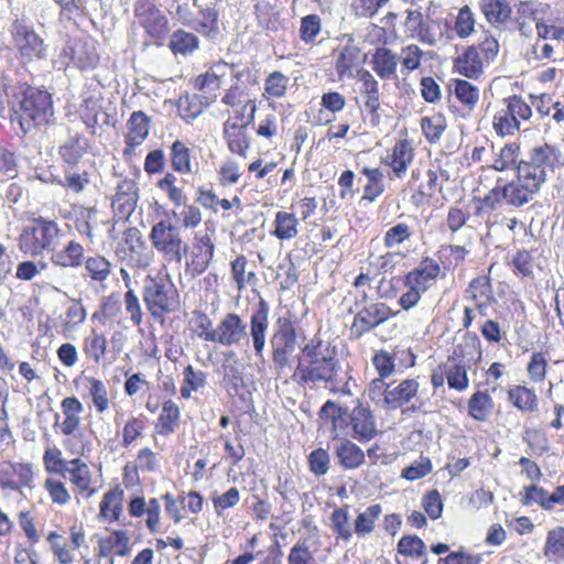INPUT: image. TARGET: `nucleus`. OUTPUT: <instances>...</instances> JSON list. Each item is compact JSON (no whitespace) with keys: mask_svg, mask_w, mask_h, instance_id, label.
<instances>
[{"mask_svg":"<svg viewBox=\"0 0 564 564\" xmlns=\"http://www.w3.org/2000/svg\"><path fill=\"white\" fill-rule=\"evenodd\" d=\"M340 365L337 349L330 343L321 339L312 340L302 349V357L294 371L293 379L300 383L326 382L336 384L339 378Z\"/></svg>","mask_w":564,"mask_h":564,"instance_id":"f257e3e1","label":"nucleus"},{"mask_svg":"<svg viewBox=\"0 0 564 564\" xmlns=\"http://www.w3.org/2000/svg\"><path fill=\"white\" fill-rule=\"evenodd\" d=\"M11 109L23 132L34 127L45 126L54 118L51 95L35 87H26L12 96Z\"/></svg>","mask_w":564,"mask_h":564,"instance_id":"f03ea898","label":"nucleus"},{"mask_svg":"<svg viewBox=\"0 0 564 564\" xmlns=\"http://www.w3.org/2000/svg\"><path fill=\"white\" fill-rule=\"evenodd\" d=\"M143 302L155 321L180 308V296L174 284L164 278L147 276L142 290Z\"/></svg>","mask_w":564,"mask_h":564,"instance_id":"7ed1b4c3","label":"nucleus"},{"mask_svg":"<svg viewBox=\"0 0 564 564\" xmlns=\"http://www.w3.org/2000/svg\"><path fill=\"white\" fill-rule=\"evenodd\" d=\"M59 228L54 220L43 217L32 218L18 238L21 252L39 256L44 250H54L58 243Z\"/></svg>","mask_w":564,"mask_h":564,"instance_id":"20e7f679","label":"nucleus"},{"mask_svg":"<svg viewBox=\"0 0 564 564\" xmlns=\"http://www.w3.org/2000/svg\"><path fill=\"white\" fill-rule=\"evenodd\" d=\"M561 165L563 162L560 149L544 143L532 148L525 158L520 159L517 171L525 175L532 183L542 186L546 181V170L554 171Z\"/></svg>","mask_w":564,"mask_h":564,"instance_id":"39448f33","label":"nucleus"},{"mask_svg":"<svg viewBox=\"0 0 564 564\" xmlns=\"http://www.w3.org/2000/svg\"><path fill=\"white\" fill-rule=\"evenodd\" d=\"M149 238L153 248L167 262L181 263L189 249L188 245L182 239L181 228L166 219H162L152 226Z\"/></svg>","mask_w":564,"mask_h":564,"instance_id":"423d86ee","label":"nucleus"},{"mask_svg":"<svg viewBox=\"0 0 564 564\" xmlns=\"http://www.w3.org/2000/svg\"><path fill=\"white\" fill-rule=\"evenodd\" d=\"M299 334L294 323L289 317H279L274 333L270 339L272 367L280 377L290 364V356L297 346Z\"/></svg>","mask_w":564,"mask_h":564,"instance_id":"0eeeda50","label":"nucleus"},{"mask_svg":"<svg viewBox=\"0 0 564 564\" xmlns=\"http://www.w3.org/2000/svg\"><path fill=\"white\" fill-rule=\"evenodd\" d=\"M503 107L494 117V128L499 135L513 134L520 129V119L528 120L531 107L519 96L513 95L502 100Z\"/></svg>","mask_w":564,"mask_h":564,"instance_id":"6e6552de","label":"nucleus"},{"mask_svg":"<svg viewBox=\"0 0 564 564\" xmlns=\"http://www.w3.org/2000/svg\"><path fill=\"white\" fill-rule=\"evenodd\" d=\"M11 33L14 44L23 58L31 61L45 57L46 45L43 39L35 33L31 26L17 20L12 24Z\"/></svg>","mask_w":564,"mask_h":564,"instance_id":"1a4fd4ad","label":"nucleus"},{"mask_svg":"<svg viewBox=\"0 0 564 564\" xmlns=\"http://www.w3.org/2000/svg\"><path fill=\"white\" fill-rule=\"evenodd\" d=\"M372 364L378 372V378L371 380L367 389V397L373 405L383 411H388V351L381 349L372 358Z\"/></svg>","mask_w":564,"mask_h":564,"instance_id":"9d476101","label":"nucleus"},{"mask_svg":"<svg viewBox=\"0 0 564 564\" xmlns=\"http://www.w3.org/2000/svg\"><path fill=\"white\" fill-rule=\"evenodd\" d=\"M270 307L267 301L260 299L258 304L252 307L250 315V339L256 357L264 362V348L267 333L269 328Z\"/></svg>","mask_w":564,"mask_h":564,"instance_id":"9b49d317","label":"nucleus"},{"mask_svg":"<svg viewBox=\"0 0 564 564\" xmlns=\"http://www.w3.org/2000/svg\"><path fill=\"white\" fill-rule=\"evenodd\" d=\"M246 337L247 324L236 313L225 314L216 327V333L210 336L212 343L223 346L238 345Z\"/></svg>","mask_w":564,"mask_h":564,"instance_id":"f8f14e48","label":"nucleus"},{"mask_svg":"<svg viewBox=\"0 0 564 564\" xmlns=\"http://www.w3.org/2000/svg\"><path fill=\"white\" fill-rule=\"evenodd\" d=\"M251 105V113L248 115L247 121L239 123L228 119L224 123V137L227 141V145L232 153L246 158L247 151L249 150L250 142L247 135V127L253 122L254 113L257 110L256 104Z\"/></svg>","mask_w":564,"mask_h":564,"instance_id":"ddd939ff","label":"nucleus"},{"mask_svg":"<svg viewBox=\"0 0 564 564\" xmlns=\"http://www.w3.org/2000/svg\"><path fill=\"white\" fill-rule=\"evenodd\" d=\"M134 15L152 36H160L167 30L169 21L154 0H137L134 2Z\"/></svg>","mask_w":564,"mask_h":564,"instance_id":"4468645a","label":"nucleus"},{"mask_svg":"<svg viewBox=\"0 0 564 564\" xmlns=\"http://www.w3.org/2000/svg\"><path fill=\"white\" fill-rule=\"evenodd\" d=\"M501 187L505 202L513 207H521L529 203L541 188L540 185L532 183L525 175L518 172L514 180Z\"/></svg>","mask_w":564,"mask_h":564,"instance_id":"2eb2a0df","label":"nucleus"},{"mask_svg":"<svg viewBox=\"0 0 564 564\" xmlns=\"http://www.w3.org/2000/svg\"><path fill=\"white\" fill-rule=\"evenodd\" d=\"M215 245L209 235L196 234L193 242L191 261L186 263L193 275L203 274L213 262Z\"/></svg>","mask_w":564,"mask_h":564,"instance_id":"dca6fc26","label":"nucleus"},{"mask_svg":"<svg viewBox=\"0 0 564 564\" xmlns=\"http://www.w3.org/2000/svg\"><path fill=\"white\" fill-rule=\"evenodd\" d=\"M388 319V306L384 303H375L359 312L351 325V334L357 337Z\"/></svg>","mask_w":564,"mask_h":564,"instance_id":"f3484780","label":"nucleus"},{"mask_svg":"<svg viewBox=\"0 0 564 564\" xmlns=\"http://www.w3.org/2000/svg\"><path fill=\"white\" fill-rule=\"evenodd\" d=\"M61 408L65 419L59 423V414L56 413L54 425L59 427L63 435L70 436L80 425L79 414L84 406L76 397H67L62 400Z\"/></svg>","mask_w":564,"mask_h":564,"instance_id":"a211bd4d","label":"nucleus"},{"mask_svg":"<svg viewBox=\"0 0 564 564\" xmlns=\"http://www.w3.org/2000/svg\"><path fill=\"white\" fill-rule=\"evenodd\" d=\"M347 420L350 421L354 436L359 440H369L377 433L373 415L369 408L364 406L359 401L349 413Z\"/></svg>","mask_w":564,"mask_h":564,"instance_id":"6ab92c4d","label":"nucleus"},{"mask_svg":"<svg viewBox=\"0 0 564 564\" xmlns=\"http://www.w3.org/2000/svg\"><path fill=\"white\" fill-rule=\"evenodd\" d=\"M454 68L467 78H478L484 68V61L478 48L474 45L468 46L462 55L454 59Z\"/></svg>","mask_w":564,"mask_h":564,"instance_id":"aec40b11","label":"nucleus"},{"mask_svg":"<svg viewBox=\"0 0 564 564\" xmlns=\"http://www.w3.org/2000/svg\"><path fill=\"white\" fill-rule=\"evenodd\" d=\"M150 118L141 110L133 111L127 122L129 132L126 135L124 153L140 145L149 135Z\"/></svg>","mask_w":564,"mask_h":564,"instance_id":"412c9836","label":"nucleus"},{"mask_svg":"<svg viewBox=\"0 0 564 564\" xmlns=\"http://www.w3.org/2000/svg\"><path fill=\"white\" fill-rule=\"evenodd\" d=\"M197 15H195L194 31L206 36L214 39L219 34V13L215 8V3L210 2L209 6L197 9Z\"/></svg>","mask_w":564,"mask_h":564,"instance_id":"4be33fe9","label":"nucleus"},{"mask_svg":"<svg viewBox=\"0 0 564 564\" xmlns=\"http://www.w3.org/2000/svg\"><path fill=\"white\" fill-rule=\"evenodd\" d=\"M440 273V265L431 260L425 259L421 265L403 278L404 286H414L420 291H425L429 281L434 280Z\"/></svg>","mask_w":564,"mask_h":564,"instance_id":"5701e85b","label":"nucleus"},{"mask_svg":"<svg viewBox=\"0 0 564 564\" xmlns=\"http://www.w3.org/2000/svg\"><path fill=\"white\" fill-rule=\"evenodd\" d=\"M479 8L487 22L494 26L511 19L512 9L507 0H479Z\"/></svg>","mask_w":564,"mask_h":564,"instance_id":"b1692460","label":"nucleus"},{"mask_svg":"<svg viewBox=\"0 0 564 564\" xmlns=\"http://www.w3.org/2000/svg\"><path fill=\"white\" fill-rule=\"evenodd\" d=\"M426 554V545L422 539L416 535H405L398 543V554L395 562L398 564H409L408 557L412 560H423Z\"/></svg>","mask_w":564,"mask_h":564,"instance_id":"393cba45","label":"nucleus"},{"mask_svg":"<svg viewBox=\"0 0 564 564\" xmlns=\"http://www.w3.org/2000/svg\"><path fill=\"white\" fill-rule=\"evenodd\" d=\"M415 218L401 214L398 220L390 227V257L393 253L404 257L399 251L392 252L391 249L397 245H402L414 235Z\"/></svg>","mask_w":564,"mask_h":564,"instance_id":"a878e982","label":"nucleus"},{"mask_svg":"<svg viewBox=\"0 0 564 564\" xmlns=\"http://www.w3.org/2000/svg\"><path fill=\"white\" fill-rule=\"evenodd\" d=\"M65 474H69L70 481L82 494H85L86 498L91 497L96 492L95 489L90 488L89 467L79 458H74L69 462V466L65 470Z\"/></svg>","mask_w":564,"mask_h":564,"instance_id":"bb28decb","label":"nucleus"},{"mask_svg":"<svg viewBox=\"0 0 564 564\" xmlns=\"http://www.w3.org/2000/svg\"><path fill=\"white\" fill-rule=\"evenodd\" d=\"M447 31V20L434 17V12H431V9H429L424 20V28L421 31V40L430 45H435Z\"/></svg>","mask_w":564,"mask_h":564,"instance_id":"cd10ccee","label":"nucleus"},{"mask_svg":"<svg viewBox=\"0 0 564 564\" xmlns=\"http://www.w3.org/2000/svg\"><path fill=\"white\" fill-rule=\"evenodd\" d=\"M467 291L471 292L473 300H479L476 306L482 315L485 314L484 311L496 301L488 276H477L473 279Z\"/></svg>","mask_w":564,"mask_h":564,"instance_id":"c85d7f7f","label":"nucleus"},{"mask_svg":"<svg viewBox=\"0 0 564 564\" xmlns=\"http://www.w3.org/2000/svg\"><path fill=\"white\" fill-rule=\"evenodd\" d=\"M170 160L172 169L177 173L191 174L195 172L196 164L192 161L191 149L180 140L172 143Z\"/></svg>","mask_w":564,"mask_h":564,"instance_id":"c756f323","label":"nucleus"},{"mask_svg":"<svg viewBox=\"0 0 564 564\" xmlns=\"http://www.w3.org/2000/svg\"><path fill=\"white\" fill-rule=\"evenodd\" d=\"M509 401L518 410L532 413L538 410V395L534 389L525 386H514L508 391Z\"/></svg>","mask_w":564,"mask_h":564,"instance_id":"7c9ffc66","label":"nucleus"},{"mask_svg":"<svg viewBox=\"0 0 564 564\" xmlns=\"http://www.w3.org/2000/svg\"><path fill=\"white\" fill-rule=\"evenodd\" d=\"M169 47L175 55L186 56L199 47V39L192 32L177 29L170 37Z\"/></svg>","mask_w":564,"mask_h":564,"instance_id":"2f4dec72","label":"nucleus"},{"mask_svg":"<svg viewBox=\"0 0 564 564\" xmlns=\"http://www.w3.org/2000/svg\"><path fill=\"white\" fill-rule=\"evenodd\" d=\"M129 534L124 530H115L111 535L101 539L98 543L99 556H107L115 547H119L117 555L124 557L129 554Z\"/></svg>","mask_w":564,"mask_h":564,"instance_id":"473e14b6","label":"nucleus"},{"mask_svg":"<svg viewBox=\"0 0 564 564\" xmlns=\"http://www.w3.org/2000/svg\"><path fill=\"white\" fill-rule=\"evenodd\" d=\"M180 422V408L167 400L162 405L161 414L158 419L155 430L160 435H170L175 432Z\"/></svg>","mask_w":564,"mask_h":564,"instance_id":"72a5a7b5","label":"nucleus"},{"mask_svg":"<svg viewBox=\"0 0 564 564\" xmlns=\"http://www.w3.org/2000/svg\"><path fill=\"white\" fill-rule=\"evenodd\" d=\"M84 248L76 241H69L63 250L52 254V262L59 267H79L83 263Z\"/></svg>","mask_w":564,"mask_h":564,"instance_id":"f704fd0d","label":"nucleus"},{"mask_svg":"<svg viewBox=\"0 0 564 564\" xmlns=\"http://www.w3.org/2000/svg\"><path fill=\"white\" fill-rule=\"evenodd\" d=\"M227 67L226 63H217L212 66L210 70L203 75H199L195 79V87L205 94L216 98V93L219 90L221 80L220 77L224 75V68Z\"/></svg>","mask_w":564,"mask_h":564,"instance_id":"c9c22d12","label":"nucleus"},{"mask_svg":"<svg viewBox=\"0 0 564 564\" xmlns=\"http://www.w3.org/2000/svg\"><path fill=\"white\" fill-rule=\"evenodd\" d=\"M123 491L119 488L107 491L100 502L99 517L118 521L122 512Z\"/></svg>","mask_w":564,"mask_h":564,"instance_id":"e433bc0d","label":"nucleus"},{"mask_svg":"<svg viewBox=\"0 0 564 564\" xmlns=\"http://www.w3.org/2000/svg\"><path fill=\"white\" fill-rule=\"evenodd\" d=\"M390 156V170H392L398 177H402L408 170V165L413 160V149L410 142L406 140L399 141L394 145L393 153Z\"/></svg>","mask_w":564,"mask_h":564,"instance_id":"4c0bfd02","label":"nucleus"},{"mask_svg":"<svg viewBox=\"0 0 564 564\" xmlns=\"http://www.w3.org/2000/svg\"><path fill=\"white\" fill-rule=\"evenodd\" d=\"M88 148L87 140L80 134L70 135L63 145L59 147V155L68 164H76L86 153Z\"/></svg>","mask_w":564,"mask_h":564,"instance_id":"58836bf2","label":"nucleus"},{"mask_svg":"<svg viewBox=\"0 0 564 564\" xmlns=\"http://www.w3.org/2000/svg\"><path fill=\"white\" fill-rule=\"evenodd\" d=\"M492 410L494 400L487 392L477 391L468 401V414L476 421H486Z\"/></svg>","mask_w":564,"mask_h":564,"instance_id":"ea45409f","label":"nucleus"},{"mask_svg":"<svg viewBox=\"0 0 564 564\" xmlns=\"http://www.w3.org/2000/svg\"><path fill=\"white\" fill-rule=\"evenodd\" d=\"M225 358L226 360L223 364L224 382L228 389L238 392L239 387L243 384V376L240 370L239 360L236 352L232 350L226 352Z\"/></svg>","mask_w":564,"mask_h":564,"instance_id":"a19ab883","label":"nucleus"},{"mask_svg":"<svg viewBox=\"0 0 564 564\" xmlns=\"http://www.w3.org/2000/svg\"><path fill=\"white\" fill-rule=\"evenodd\" d=\"M137 204V186L131 180H124L117 186V192L112 205H118L120 209L130 213Z\"/></svg>","mask_w":564,"mask_h":564,"instance_id":"79ce46f5","label":"nucleus"},{"mask_svg":"<svg viewBox=\"0 0 564 564\" xmlns=\"http://www.w3.org/2000/svg\"><path fill=\"white\" fill-rule=\"evenodd\" d=\"M273 235L281 240H289L297 236L299 220L294 214L278 212L274 219Z\"/></svg>","mask_w":564,"mask_h":564,"instance_id":"37998d69","label":"nucleus"},{"mask_svg":"<svg viewBox=\"0 0 564 564\" xmlns=\"http://www.w3.org/2000/svg\"><path fill=\"white\" fill-rule=\"evenodd\" d=\"M336 454L345 468H356L364 463V452L349 441L341 442L336 449Z\"/></svg>","mask_w":564,"mask_h":564,"instance_id":"c03bdc74","label":"nucleus"},{"mask_svg":"<svg viewBox=\"0 0 564 564\" xmlns=\"http://www.w3.org/2000/svg\"><path fill=\"white\" fill-rule=\"evenodd\" d=\"M520 145L518 143H508L499 152L497 159L492 163L496 171L517 170L519 160Z\"/></svg>","mask_w":564,"mask_h":564,"instance_id":"a18cd8bd","label":"nucleus"},{"mask_svg":"<svg viewBox=\"0 0 564 564\" xmlns=\"http://www.w3.org/2000/svg\"><path fill=\"white\" fill-rule=\"evenodd\" d=\"M87 275L96 282H104L111 272V263L102 256L88 257L85 261Z\"/></svg>","mask_w":564,"mask_h":564,"instance_id":"49530a36","label":"nucleus"},{"mask_svg":"<svg viewBox=\"0 0 564 564\" xmlns=\"http://www.w3.org/2000/svg\"><path fill=\"white\" fill-rule=\"evenodd\" d=\"M360 61V51L355 46H345L337 59H336V70L340 77L348 75L351 76L352 68L359 64Z\"/></svg>","mask_w":564,"mask_h":564,"instance_id":"de8ad7c7","label":"nucleus"},{"mask_svg":"<svg viewBox=\"0 0 564 564\" xmlns=\"http://www.w3.org/2000/svg\"><path fill=\"white\" fill-rule=\"evenodd\" d=\"M421 128L425 138L434 143L438 141L446 129V119L442 113L421 119Z\"/></svg>","mask_w":564,"mask_h":564,"instance_id":"09e8293b","label":"nucleus"},{"mask_svg":"<svg viewBox=\"0 0 564 564\" xmlns=\"http://www.w3.org/2000/svg\"><path fill=\"white\" fill-rule=\"evenodd\" d=\"M107 349V339L102 334L93 330L84 340L83 350L96 364H99Z\"/></svg>","mask_w":564,"mask_h":564,"instance_id":"8fccbe9b","label":"nucleus"},{"mask_svg":"<svg viewBox=\"0 0 564 564\" xmlns=\"http://www.w3.org/2000/svg\"><path fill=\"white\" fill-rule=\"evenodd\" d=\"M381 513L380 505H372L364 512H360L355 520V531L359 536H364L373 530L375 521Z\"/></svg>","mask_w":564,"mask_h":564,"instance_id":"3c124183","label":"nucleus"},{"mask_svg":"<svg viewBox=\"0 0 564 564\" xmlns=\"http://www.w3.org/2000/svg\"><path fill=\"white\" fill-rule=\"evenodd\" d=\"M524 492L521 494L520 501L523 506H532L536 503L545 510H551V502L549 501V492L536 485H530L524 487Z\"/></svg>","mask_w":564,"mask_h":564,"instance_id":"603ef678","label":"nucleus"},{"mask_svg":"<svg viewBox=\"0 0 564 564\" xmlns=\"http://www.w3.org/2000/svg\"><path fill=\"white\" fill-rule=\"evenodd\" d=\"M455 96L468 109H474L479 99L478 88L465 79L455 80Z\"/></svg>","mask_w":564,"mask_h":564,"instance_id":"864d4df0","label":"nucleus"},{"mask_svg":"<svg viewBox=\"0 0 564 564\" xmlns=\"http://www.w3.org/2000/svg\"><path fill=\"white\" fill-rule=\"evenodd\" d=\"M446 380L451 389L464 391L468 387L466 367L459 364H445Z\"/></svg>","mask_w":564,"mask_h":564,"instance_id":"5fc2aeb1","label":"nucleus"},{"mask_svg":"<svg viewBox=\"0 0 564 564\" xmlns=\"http://www.w3.org/2000/svg\"><path fill=\"white\" fill-rule=\"evenodd\" d=\"M547 359L544 352L535 351L531 355L527 372L532 382L540 383L546 377Z\"/></svg>","mask_w":564,"mask_h":564,"instance_id":"6e6d98bb","label":"nucleus"},{"mask_svg":"<svg viewBox=\"0 0 564 564\" xmlns=\"http://www.w3.org/2000/svg\"><path fill=\"white\" fill-rule=\"evenodd\" d=\"M364 174L367 176L364 198L372 202L384 189L382 184L383 174L379 171V169H364Z\"/></svg>","mask_w":564,"mask_h":564,"instance_id":"4d7b16f0","label":"nucleus"},{"mask_svg":"<svg viewBox=\"0 0 564 564\" xmlns=\"http://www.w3.org/2000/svg\"><path fill=\"white\" fill-rule=\"evenodd\" d=\"M417 382L412 379L402 381L393 391H390V406H401L408 402L417 391Z\"/></svg>","mask_w":564,"mask_h":564,"instance_id":"13d9d810","label":"nucleus"},{"mask_svg":"<svg viewBox=\"0 0 564 564\" xmlns=\"http://www.w3.org/2000/svg\"><path fill=\"white\" fill-rule=\"evenodd\" d=\"M247 264V258L242 254L231 262V274L238 290L245 289L247 283H251L256 279L254 272H246Z\"/></svg>","mask_w":564,"mask_h":564,"instance_id":"bf43d9fd","label":"nucleus"},{"mask_svg":"<svg viewBox=\"0 0 564 564\" xmlns=\"http://www.w3.org/2000/svg\"><path fill=\"white\" fill-rule=\"evenodd\" d=\"M87 380L93 403L99 413H104L109 406L107 387L99 379L88 378Z\"/></svg>","mask_w":564,"mask_h":564,"instance_id":"052dcab7","label":"nucleus"},{"mask_svg":"<svg viewBox=\"0 0 564 564\" xmlns=\"http://www.w3.org/2000/svg\"><path fill=\"white\" fill-rule=\"evenodd\" d=\"M289 85V77L281 72L271 73L264 83V91L268 96L281 98L285 95Z\"/></svg>","mask_w":564,"mask_h":564,"instance_id":"680f3d73","label":"nucleus"},{"mask_svg":"<svg viewBox=\"0 0 564 564\" xmlns=\"http://www.w3.org/2000/svg\"><path fill=\"white\" fill-rule=\"evenodd\" d=\"M348 519L346 508L335 509L330 516L334 532L345 541H349L352 535Z\"/></svg>","mask_w":564,"mask_h":564,"instance_id":"e2e57ef3","label":"nucleus"},{"mask_svg":"<svg viewBox=\"0 0 564 564\" xmlns=\"http://www.w3.org/2000/svg\"><path fill=\"white\" fill-rule=\"evenodd\" d=\"M322 419H329L334 427L343 426L347 423L348 409L337 405L335 402L328 400L324 403L319 411Z\"/></svg>","mask_w":564,"mask_h":564,"instance_id":"0e129e2a","label":"nucleus"},{"mask_svg":"<svg viewBox=\"0 0 564 564\" xmlns=\"http://www.w3.org/2000/svg\"><path fill=\"white\" fill-rule=\"evenodd\" d=\"M544 554L549 556L553 554L558 557H564V528L558 527L549 531Z\"/></svg>","mask_w":564,"mask_h":564,"instance_id":"69168bd1","label":"nucleus"},{"mask_svg":"<svg viewBox=\"0 0 564 564\" xmlns=\"http://www.w3.org/2000/svg\"><path fill=\"white\" fill-rule=\"evenodd\" d=\"M475 28V19L468 6H464L457 14L455 21V31L460 39H465L471 34Z\"/></svg>","mask_w":564,"mask_h":564,"instance_id":"338daca9","label":"nucleus"},{"mask_svg":"<svg viewBox=\"0 0 564 564\" xmlns=\"http://www.w3.org/2000/svg\"><path fill=\"white\" fill-rule=\"evenodd\" d=\"M315 560L305 542L294 544L288 556V564H314Z\"/></svg>","mask_w":564,"mask_h":564,"instance_id":"774afa93","label":"nucleus"}]
</instances>
